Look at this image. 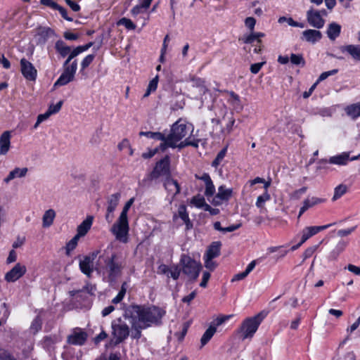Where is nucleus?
<instances>
[{"label":"nucleus","mask_w":360,"mask_h":360,"mask_svg":"<svg viewBox=\"0 0 360 360\" xmlns=\"http://www.w3.org/2000/svg\"><path fill=\"white\" fill-rule=\"evenodd\" d=\"M131 337L133 339H139L141 337V330L146 329L143 328V325L139 323L136 319H131Z\"/></svg>","instance_id":"24"},{"label":"nucleus","mask_w":360,"mask_h":360,"mask_svg":"<svg viewBox=\"0 0 360 360\" xmlns=\"http://www.w3.org/2000/svg\"><path fill=\"white\" fill-rule=\"evenodd\" d=\"M228 120H229L228 123L226 124V127L225 129H223L221 127H220V131L222 133L226 132L229 134L232 130V127L234 124L235 120L233 119V117L231 115L228 116Z\"/></svg>","instance_id":"52"},{"label":"nucleus","mask_w":360,"mask_h":360,"mask_svg":"<svg viewBox=\"0 0 360 360\" xmlns=\"http://www.w3.org/2000/svg\"><path fill=\"white\" fill-rule=\"evenodd\" d=\"M230 101L231 105L236 109V110H242L243 105L240 103V98L238 95L235 94L234 92L231 91L230 92Z\"/></svg>","instance_id":"39"},{"label":"nucleus","mask_w":360,"mask_h":360,"mask_svg":"<svg viewBox=\"0 0 360 360\" xmlns=\"http://www.w3.org/2000/svg\"><path fill=\"white\" fill-rule=\"evenodd\" d=\"M77 69V60H73L70 66L65 68L60 75L57 81L54 83L53 86H64L73 81Z\"/></svg>","instance_id":"10"},{"label":"nucleus","mask_w":360,"mask_h":360,"mask_svg":"<svg viewBox=\"0 0 360 360\" xmlns=\"http://www.w3.org/2000/svg\"><path fill=\"white\" fill-rule=\"evenodd\" d=\"M333 224H329L323 226H307L304 228L301 234V243H305L309 238L316 235L321 231L325 230L328 227L331 226Z\"/></svg>","instance_id":"16"},{"label":"nucleus","mask_w":360,"mask_h":360,"mask_svg":"<svg viewBox=\"0 0 360 360\" xmlns=\"http://www.w3.org/2000/svg\"><path fill=\"white\" fill-rule=\"evenodd\" d=\"M88 338V334L82 328H75L72 330L71 334L67 337V342L72 345L82 346L85 344Z\"/></svg>","instance_id":"12"},{"label":"nucleus","mask_w":360,"mask_h":360,"mask_svg":"<svg viewBox=\"0 0 360 360\" xmlns=\"http://www.w3.org/2000/svg\"><path fill=\"white\" fill-rule=\"evenodd\" d=\"M322 15H326V11L324 9L318 11L311 8L307 12L308 23L316 29L322 28L325 24V20L322 18Z\"/></svg>","instance_id":"11"},{"label":"nucleus","mask_w":360,"mask_h":360,"mask_svg":"<svg viewBox=\"0 0 360 360\" xmlns=\"http://www.w3.org/2000/svg\"><path fill=\"white\" fill-rule=\"evenodd\" d=\"M96 360H120V358L115 354H110L109 356L101 355Z\"/></svg>","instance_id":"63"},{"label":"nucleus","mask_w":360,"mask_h":360,"mask_svg":"<svg viewBox=\"0 0 360 360\" xmlns=\"http://www.w3.org/2000/svg\"><path fill=\"white\" fill-rule=\"evenodd\" d=\"M134 201V199L132 198L125 203L117 221L110 229V231L116 239L123 243L127 242V235L129 230L127 213Z\"/></svg>","instance_id":"3"},{"label":"nucleus","mask_w":360,"mask_h":360,"mask_svg":"<svg viewBox=\"0 0 360 360\" xmlns=\"http://www.w3.org/2000/svg\"><path fill=\"white\" fill-rule=\"evenodd\" d=\"M170 160L168 155H166L158 161L153 171L150 174V179H156L160 176H170Z\"/></svg>","instance_id":"8"},{"label":"nucleus","mask_w":360,"mask_h":360,"mask_svg":"<svg viewBox=\"0 0 360 360\" xmlns=\"http://www.w3.org/2000/svg\"><path fill=\"white\" fill-rule=\"evenodd\" d=\"M139 136H144L150 139L160 140L165 142V136L160 132L141 131L139 133Z\"/></svg>","instance_id":"36"},{"label":"nucleus","mask_w":360,"mask_h":360,"mask_svg":"<svg viewBox=\"0 0 360 360\" xmlns=\"http://www.w3.org/2000/svg\"><path fill=\"white\" fill-rule=\"evenodd\" d=\"M231 316H232V315H225V316H219L214 321H212L211 323V324H212L213 326H214L217 328V326H221L225 321L229 320Z\"/></svg>","instance_id":"53"},{"label":"nucleus","mask_w":360,"mask_h":360,"mask_svg":"<svg viewBox=\"0 0 360 360\" xmlns=\"http://www.w3.org/2000/svg\"><path fill=\"white\" fill-rule=\"evenodd\" d=\"M117 24L119 25H124L128 30H134L136 28L135 24L130 19L126 18H121Z\"/></svg>","instance_id":"46"},{"label":"nucleus","mask_w":360,"mask_h":360,"mask_svg":"<svg viewBox=\"0 0 360 360\" xmlns=\"http://www.w3.org/2000/svg\"><path fill=\"white\" fill-rule=\"evenodd\" d=\"M338 72V69H333V70H329V71L323 72H322L320 75V76L319 77L316 82L319 84V82H321L325 80L326 79H327L328 77L337 74Z\"/></svg>","instance_id":"49"},{"label":"nucleus","mask_w":360,"mask_h":360,"mask_svg":"<svg viewBox=\"0 0 360 360\" xmlns=\"http://www.w3.org/2000/svg\"><path fill=\"white\" fill-rule=\"evenodd\" d=\"M57 11H59V13H60V15H62V17L65 19L66 20L68 21H70V22H72L73 20V19L70 17H69L68 15V13H67V11L65 8L60 6V5H58V6L56 8Z\"/></svg>","instance_id":"58"},{"label":"nucleus","mask_w":360,"mask_h":360,"mask_svg":"<svg viewBox=\"0 0 360 360\" xmlns=\"http://www.w3.org/2000/svg\"><path fill=\"white\" fill-rule=\"evenodd\" d=\"M347 191V187L345 184H340L337 187H335L334 191V195L333 197V200L335 201L342 197L345 193H346Z\"/></svg>","instance_id":"38"},{"label":"nucleus","mask_w":360,"mask_h":360,"mask_svg":"<svg viewBox=\"0 0 360 360\" xmlns=\"http://www.w3.org/2000/svg\"><path fill=\"white\" fill-rule=\"evenodd\" d=\"M341 32V26L336 22H331L329 24L326 34L328 37L334 41L338 37H339Z\"/></svg>","instance_id":"25"},{"label":"nucleus","mask_w":360,"mask_h":360,"mask_svg":"<svg viewBox=\"0 0 360 360\" xmlns=\"http://www.w3.org/2000/svg\"><path fill=\"white\" fill-rule=\"evenodd\" d=\"M266 316V312L261 311L255 316L245 319L240 328V331L243 334V339L252 338Z\"/></svg>","instance_id":"6"},{"label":"nucleus","mask_w":360,"mask_h":360,"mask_svg":"<svg viewBox=\"0 0 360 360\" xmlns=\"http://www.w3.org/2000/svg\"><path fill=\"white\" fill-rule=\"evenodd\" d=\"M55 35V32L46 27H40L37 29L35 39L37 44L44 45L48 41L49 39L51 38Z\"/></svg>","instance_id":"15"},{"label":"nucleus","mask_w":360,"mask_h":360,"mask_svg":"<svg viewBox=\"0 0 360 360\" xmlns=\"http://www.w3.org/2000/svg\"><path fill=\"white\" fill-rule=\"evenodd\" d=\"M180 274L181 269L177 265L169 268V277H172L174 280H177L179 278Z\"/></svg>","instance_id":"47"},{"label":"nucleus","mask_w":360,"mask_h":360,"mask_svg":"<svg viewBox=\"0 0 360 360\" xmlns=\"http://www.w3.org/2000/svg\"><path fill=\"white\" fill-rule=\"evenodd\" d=\"M270 198V194L268 193V191H265L262 195L257 197L256 206L259 209L264 208L265 202L269 200Z\"/></svg>","instance_id":"37"},{"label":"nucleus","mask_w":360,"mask_h":360,"mask_svg":"<svg viewBox=\"0 0 360 360\" xmlns=\"http://www.w3.org/2000/svg\"><path fill=\"white\" fill-rule=\"evenodd\" d=\"M322 38V34L316 30H307L302 32V39L307 42L315 44Z\"/></svg>","instance_id":"21"},{"label":"nucleus","mask_w":360,"mask_h":360,"mask_svg":"<svg viewBox=\"0 0 360 360\" xmlns=\"http://www.w3.org/2000/svg\"><path fill=\"white\" fill-rule=\"evenodd\" d=\"M56 217V212L53 210L49 209L46 210L42 217V225L43 227L47 228L52 225L54 218Z\"/></svg>","instance_id":"31"},{"label":"nucleus","mask_w":360,"mask_h":360,"mask_svg":"<svg viewBox=\"0 0 360 360\" xmlns=\"http://www.w3.org/2000/svg\"><path fill=\"white\" fill-rule=\"evenodd\" d=\"M100 254L101 251L99 250L94 251L89 255L84 256V258L79 261V269L88 278L91 277L94 271V261Z\"/></svg>","instance_id":"9"},{"label":"nucleus","mask_w":360,"mask_h":360,"mask_svg":"<svg viewBox=\"0 0 360 360\" xmlns=\"http://www.w3.org/2000/svg\"><path fill=\"white\" fill-rule=\"evenodd\" d=\"M342 51H347L354 60L360 61V45H347L342 47Z\"/></svg>","instance_id":"28"},{"label":"nucleus","mask_w":360,"mask_h":360,"mask_svg":"<svg viewBox=\"0 0 360 360\" xmlns=\"http://www.w3.org/2000/svg\"><path fill=\"white\" fill-rule=\"evenodd\" d=\"M215 193V187L213 184L212 181H210L209 183L205 184V195L207 197H211Z\"/></svg>","instance_id":"50"},{"label":"nucleus","mask_w":360,"mask_h":360,"mask_svg":"<svg viewBox=\"0 0 360 360\" xmlns=\"http://www.w3.org/2000/svg\"><path fill=\"white\" fill-rule=\"evenodd\" d=\"M233 190L231 188H226L225 186H221L218 188V193L214 198L217 205H219L221 201H227L232 195Z\"/></svg>","instance_id":"20"},{"label":"nucleus","mask_w":360,"mask_h":360,"mask_svg":"<svg viewBox=\"0 0 360 360\" xmlns=\"http://www.w3.org/2000/svg\"><path fill=\"white\" fill-rule=\"evenodd\" d=\"M26 270L25 266L18 263L13 268L6 273L5 275V280L7 282H15L26 273Z\"/></svg>","instance_id":"14"},{"label":"nucleus","mask_w":360,"mask_h":360,"mask_svg":"<svg viewBox=\"0 0 360 360\" xmlns=\"http://www.w3.org/2000/svg\"><path fill=\"white\" fill-rule=\"evenodd\" d=\"M178 214L179 217L184 221V223H189L190 219L188 217V214L186 211V207L185 205H180L178 210Z\"/></svg>","instance_id":"43"},{"label":"nucleus","mask_w":360,"mask_h":360,"mask_svg":"<svg viewBox=\"0 0 360 360\" xmlns=\"http://www.w3.org/2000/svg\"><path fill=\"white\" fill-rule=\"evenodd\" d=\"M191 203L197 207H203L207 204L205 202V198L202 196H200V195L194 196L191 199Z\"/></svg>","instance_id":"44"},{"label":"nucleus","mask_w":360,"mask_h":360,"mask_svg":"<svg viewBox=\"0 0 360 360\" xmlns=\"http://www.w3.org/2000/svg\"><path fill=\"white\" fill-rule=\"evenodd\" d=\"M121 198L120 193H113L109 195L107 198V210H108L109 212H114L117 206L119 204L120 199Z\"/></svg>","instance_id":"26"},{"label":"nucleus","mask_w":360,"mask_h":360,"mask_svg":"<svg viewBox=\"0 0 360 360\" xmlns=\"http://www.w3.org/2000/svg\"><path fill=\"white\" fill-rule=\"evenodd\" d=\"M316 250V246H311L305 250L303 253V260L307 259L312 256L315 250Z\"/></svg>","instance_id":"57"},{"label":"nucleus","mask_w":360,"mask_h":360,"mask_svg":"<svg viewBox=\"0 0 360 360\" xmlns=\"http://www.w3.org/2000/svg\"><path fill=\"white\" fill-rule=\"evenodd\" d=\"M112 336L109 345L115 347L124 341L129 335V328L128 325L120 318L114 320L111 324Z\"/></svg>","instance_id":"5"},{"label":"nucleus","mask_w":360,"mask_h":360,"mask_svg":"<svg viewBox=\"0 0 360 360\" xmlns=\"http://www.w3.org/2000/svg\"><path fill=\"white\" fill-rule=\"evenodd\" d=\"M27 172L28 169L27 167H15L9 172L8 175L4 179V181L6 184H8L11 180L15 178L25 177Z\"/></svg>","instance_id":"22"},{"label":"nucleus","mask_w":360,"mask_h":360,"mask_svg":"<svg viewBox=\"0 0 360 360\" xmlns=\"http://www.w3.org/2000/svg\"><path fill=\"white\" fill-rule=\"evenodd\" d=\"M355 229H356V226H353V227L347 229H341L338 231L337 234L340 237L347 236L351 234L353 231H354Z\"/></svg>","instance_id":"59"},{"label":"nucleus","mask_w":360,"mask_h":360,"mask_svg":"<svg viewBox=\"0 0 360 360\" xmlns=\"http://www.w3.org/2000/svg\"><path fill=\"white\" fill-rule=\"evenodd\" d=\"M63 103V101H60L58 103H57L56 105L51 104L49 105L48 108V112L51 115L53 114H56L58 112L62 107V105Z\"/></svg>","instance_id":"51"},{"label":"nucleus","mask_w":360,"mask_h":360,"mask_svg":"<svg viewBox=\"0 0 360 360\" xmlns=\"http://www.w3.org/2000/svg\"><path fill=\"white\" fill-rule=\"evenodd\" d=\"M93 223V217L88 216L78 226L77 229V231L79 233V235H83L84 236L88 233L90 230L91 225Z\"/></svg>","instance_id":"27"},{"label":"nucleus","mask_w":360,"mask_h":360,"mask_svg":"<svg viewBox=\"0 0 360 360\" xmlns=\"http://www.w3.org/2000/svg\"><path fill=\"white\" fill-rule=\"evenodd\" d=\"M11 132L9 131H4L0 136V155H5L8 153L11 148Z\"/></svg>","instance_id":"19"},{"label":"nucleus","mask_w":360,"mask_h":360,"mask_svg":"<svg viewBox=\"0 0 360 360\" xmlns=\"http://www.w3.org/2000/svg\"><path fill=\"white\" fill-rule=\"evenodd\" d=\"M216 331V327L210 324L200 339L201 347L205 346L211 340Z\"/></svg>","instance_id":"33"},{"label":"nucleus","mask_w":360,"mask_h":360,"mask_svg":"<svg viewBox=\"0 0 360 360\" xmlns=\"http://www.w3.org/2000/svg\"><path fill=\"white\" fill-rule=\"evenodd\" d=\"M124 267L125 261L109 246L101 251L96 263V270L110 283L122 276Z\"/></svg>","instance_id":"1"},{"label":"nucleus","mask_w":360,"mask_h":360,"mask_svg":"<svg viewBox=\"0 0 360 360\" xmlns=\"http://www.w3.org/2000/svg\"><path fill=\"white\" fill-rule=\"evenodd\" d=\"M0 360H15L6 351L0 349Z\"/></svg>","instance_id":"64"},{"label":"nucleus","mask_w":360,"mask_h":360,"mask_svg":"<svg viewBox=\"0 0 360 360\" xmlns=\"http://www.w3.org/2000/svg\"><path fill=\"white\" fill-rule=\"evenodd\" d=\"M20 65L22 76L28 81L34 82L37 77V70L33 64L23 58L20 60Z\"/></svg>","instance_id":"13"},{"label":"nucleus","mask_w":360,"mask_h":360,"mask_svg":"<svg viewBox=\"0 0 360 360\" xmlns=\"http://www.w3.org/2000/svg\"><path fill=\"white\" fill-rule=\"evenodd\" d=\"M255 24L256 20L253 17H248L245 20V25L250 32L254 31Z\"/></svg>","instance_id":"54"},{"label":"nucleus","mask_w":360,"mask_h":360,"mask_svg":"<svg viewBox=\"0 0 360 360\" xmlns=\"http://www.w3.org/2000/svg\"><path fill=\"white\" fill-rule=\"evenodd\" d=\"M42 325V321L39 316H37L32 321L30 329L34 332V333H37L41 330Z\"/></svg>","instance_id":"45"},{"label":"nucleus","mask_w":360,"mask_h":360,"mask_svg":"<svg viewBox=\"0 0 360 360\" xmlns=\"http://www.w3.org/2000/svg\"><path fill=\"white\" fill-rule=\"evenodd\" d=\"M130 312L131 319H136L143 325V328H148L153 325H160L162 323V319L166 314V311L160 307L142 305L132 306Z\"/></svg>","instance_id":"2"},{"label":"nucleus","mask_w":360,"mask_h":360,"mask_svg":"<svg viewBox=\"0 0 360 360\" xmlns=\"http://www.w3.org/2000/svg\"><path fill=\"white\" fill-rule=\"evenodd\" d=\"M95 58V55L89 54L86 56L81 63V70H85L93 62Z\"/></svg>","instance_id":"48"},{"label":"nucleus","mask_w":360,"mask_h":360,"mask_svg":"<svg viewBox=\"0 0 360 360\" xmlns=\"http://www.w3.org/2000/svg\"><path fill=\"white\" fill-rule=\"evenodd\" d=\"M347 241H345L343 240H340L338 243L335 248L331 252L330 258L332 259H335L338 257V256L339 255V254L345 250V248L347 247Z\"/></svg>","instance_id":"35"},{"label":"nucleus","mask_w":360,"mask_h":360,"mask_svg":"<svg viewBox=\"0 0 360 360\" xmlns=\"http://www.w3.org/2000/svg\"><path fill=\"white\" fill-rule=\"evenodd\" d=\"M221 243L220 241L212 242L207 248L205 257H210V259H214L219 256L221 252Z\"/></svg>","instance_id":"23"},{"label":"nucleus","mask_w":360,"mask_h":360,"mask_svg":"<svg viewBox=\"0 0 360 360\" xmlns=\"http://www.w3.org/2000/svg\"><path fill=\"white\" fill-rule=\"evenodd\" d=\"M345 112L352 119L356 120L360 116V102L347 106Z\"/></svg>","instance_id":"29"},{"label":"nucleus","mask_w":360,"mask_h":360,"mask_svg":"<svg viewBox=\"0 0 360 360\" xmlns=\"http://www.w3.org/2000/svg\"><path fill=\"white\" fill-rule=\"evenodd\" d=\"M107 337H108L107 333L104 330H102L98 335H96L94 338V343L97 345L100 342H101L102 340L105 339Z\"/></svg>","instance_id":"62"},{"label":"nucleus","mask_w":360,"mask_h":360,"mask_svg":"<svg viewBox=\"0 0 360 360\" xmlns=\"http://www.w3.org/2000/svg\"><path fill=\"white\" fill-rule=\"evenodd\" d=\"M240 226H241L240 223L236 224H233V225H231V226L225 227V228L221 226L220 221H215L213 224V227L215 230L223 232V233L234 231L238 229L239 228H240Z\"/></svg>","instance_id":"34"},{"label":"nucleus","mask_w":360,"mask_h":360,"mask_svg":"<svg viewBox=\"0 0 360 360\" xmlns=\"http://www.w3.org/2000/svg\"><path fill=\"white\" fill-rule=\"evenodd\" d=\"M290 60L292 64L295 65H301L303 67L305 65V60L302 54L292 53Z\"/></svg>","instance_id":"40"},{"label":"nucleus","mask_w":360,"mask_h":360,"mask_svg":"<svg viewBox=\"0 0 360 360\" xmlns=\"http://www.w3.org/2000/svg\"><path fill=\"white\" fill-rule=\"evenodd\" d=\"M210 278V274L208 271H204L202 274V281L200 283V286L205 288L207 285V282Z\"/></svg>","instance_id":"60"},{"label":"nucleus","mask_w":360,"mask_h":360,"mask_svg":"<svg viewBox=\"0 0 360 360\" xmlns=\"http://www.w3.org/2000/svg\"><path fill=\"white\" fill-rule=\"evenodd\" d=\"M349 160V154L347 153H342L340 155L333 156L330 158L328 162L330 164L345 165Z\"/></svg>","instance_id":"32"},{"label":"nucleus","mask_w":360,"mask_h":360,"mask_svg":"<svg viewBox=\"0 0 360 360\" xmlns=\"http://www.w3.org/2000/svg\"><path fill=\"white\" fill-rule=\"evenodd\" d=\"M203 259H204V262H205V266L211 270V271H213L216 266H217V264L216 263L213 261V259H210V257H203Z\"/></svg>","instance_id":"55"},{"label":"nucleus","mask_w":360,"mask_h":360,"mask_svg":"<svg viewBox=\"0 0 360 360\" xmlns=\"http://www.w3.org/2000/svg\"><path fill=\"white\" fill-rule=\"evenodd\" d=\"M164 187L168 192L169 195H172V198H174L180 193L179 184L176 180L173 179L170 176H167L165 179L164 182Z\"/></svg>","instance_id":"17"},{"label":"nucleus","mask_w":360,"mask_h":360,"mask_svg":"<svg viewBox=\"0 0 360 360\" xmlns=\"http://www.w3.org/2000/svg\"><path fill=\"white\" fill-rule=\"evenodd\" d=\"M126 285H127V283L125 282L122 283V285L121 286V289L120 290L118 294L112 300V302L113 304H117L122 300V299L124 298V297L126 294V291H127Z\"/></svg>","instance_id":"41"},{"label":"nucleus","mask_w":360,"mask_h":360,"mask_svg":"<svg viewBox=\"0 0 360 360\" xmlns=\"http://www.w3.org/2000/svg\"><path fill=\"white\" fill-rule=\"evenodd\" d=\"M188 134V128L186 124L180 121L176 122L171 128L169 134L165 136V142L160 145L161 150H165L167 147L176 148V143L184 138Z\"/></svg>","instance_id":"4"},{"label":"nucleus","mask_w":360,"mask_h":360,"mask_svg":"<svg viewBox=\"0 0 360 360\" xmlns=\"http://www.w3.org/2000/svg\"><path fill=\"white\" fill-rule=\"evenodd\" d=\"M55 49L56 51L63 58L66 57L70 53L71 48L65 44L62 40H58L55 44Z\"/></svg>","instance_id":"30"},{"label":"nucleus","mask_w":360,"mask_h":360,"mask_svg":"<svg viewBox=\"0 0 360 360\" xmlns=\"http://www.w3.org/2000/svg\"><path fill=\"white\" fill-rule=\"evenodd\" d=\"M180 264L182 266V271L190 278L196 280L202 269L200 263L197 262L190 256L183 254L181 256Z\"/></svg>","instance_id":"7"},{"label":"nucleus","mask_w":360,"mask_h":360,"mask_svg":"<svg viewBox=\"0 0 360 360\" xmlns=\"http://www.w3.org/2000/svg\"><path fill=\"white\" fill-rule=\"evenodd\" d=\"M40 3L47 7H49L53 10H56L58 4L53 0H40Z\"/></svg>","instance_id":"56"},{"label":"nucleus","mask_w":360,"mask_h":360,"mask_svg":"<svg viewBox=\"0 0 360 360\" xmlns=\"http://www.w3.org/2000/svg\"><path fill=\"white\" fill-rule=\"evenodd\" d=\"M264 64V63L262 62V63H254V64L251 65V66H250L251 72L253 74L258 73Z\"/></svg>","instance_id":"61"},{"label":"nucleus","mask_w":360,"mask_h":360,"mask_svg":"<svg viewBox=\"0 0 360 360\" xmlns=\"http://www.w3.org/2000/svg\"><path fill=\"white\" fill-rule=\"evenodd\" d=\"M326 201L324 198H317V197H308L303 202V205L301 207L298 218H300L308 209L323 203Z\"/></svg>","instance_id":"18"},{"label":"nucleus","mask_w":360,"mask_h":360,"mask_svg":"<svg viewBox=\"0 0 360 360\" xmlns=\"http://www.w3.org/2000/svg\"><path fill=\"white\" fill-rule=\"evenodd\" d=\"M239 40L248 44H252L255 41L257 43V39L253 31L250 32V33L248 34L243 35V37L239 39Z\"/></svg>","instance_id":"42"}]
</instances>
